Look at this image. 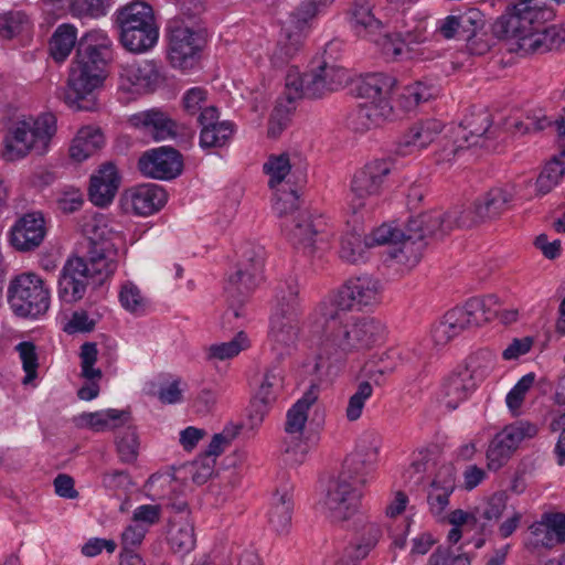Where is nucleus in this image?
Here are the masks:
<instances>
[{
  "label": "nucleus",
  "mask_w": 565,
  "mask_h": 565,
  "mask_svg": "<svg viewBox=\"0 0 565 565\" xmlns=\"http://www.w3.org/2000/svg\"><path fill=\"white\" fill-rule=\"evenodd\" d=\"M310 326L322 333L317 369L343 363L350 355L362 354L385 338V326L373 317H353L329 302H319L309 317Z\"/></svg>",
  "instance_id": "1"
},
{
  "label": "nucleus",
  "mask_w": 565,
  "mask_h": 565,
  "mask_svg": "<svg viewBox=\"0 0 565 565\" xmlns=\"http://www.w3.org/2000/svg\"><path fill=\"white\" fill-rule=\"evenodd\" d=\"M113 57V41L103 30L87 32L79 41L72 63L64 102L75 110H93L95 92L106 78L105 67Z\"/></svg>",
  "instance_id": "2"
},
{
  "label": "nucleus",
  "mask_w": 565,
  "mask_h": 565,
  "mask_svg": "<svg viewBox=\"0 0 565 565\" xmlns=\"http://www.w3.org/2000/svg\"><path fill=\"white\" fill-rule=\"evenodd\" d=\"M56 130V118L51 113L22 116L8 126L0 157L6 162L21 161L29 156L43 157L50 151Z\"/></svg>",
  "instance_id": "3"
},
{
  "label": "nucleus",
  "mask_w": 565,
  "mask_h": 565,
  "mask_svg": "<svg viewBox=\"0 0 565 565\" xmlns=\"http://www.w3.org/2000/svg\"><path fill=\"white\" fill-rule=\"evenodd\" d=\"M395 85V78L383 73L363 76L356 85V92L365 102L350 114L348 126L356 132H365L393 120L395 113L391 96Z\"/></svg>",
  "instance_id": "4"
},
{
  "label": "nucleus",
  "mask_w": 565,
  "mask_h": 565,
  "mask_svg": "<svg viewBox=\"0 0 565 565\" xmlns=\"http://www.w3.org/2000/svg\"><path fill=\"white\" fill-rule=\"evenodd\" d=\"M121 45L132 53L151 50L159 40V25L150 4L134 0L115 12Z\"/></svg>",
  "instance_id": "5"
},
{
  "label": "nucleus",
  "mask_w": 565,
  "mask_h": 565,
  "mask_svg": "<svg viewBox=\"0 0 565 565\" xmlns=\"http://www.w3.org/2000/svg\"><path fill=\"white\" fill-rule=\"evenodd\" d=\"M498 298L489 295L482 298H470L463 307L447 311L433 326L430 335L437 347H444L463 331L480 326L492 319L498 312Z\"/></svg>",
  "instance_id": "6"
},
{
  "label": "nucleus",
  "mask_w": 565,
  "mask_h": 565,
  "mask_svg": "<svg viewBox=\"0 0 565 565\" xmlns=\"http://www.w3.org/2000/svg\"><path fill=\"white\" fill-rule=\"evenodd\" d=\"M84 232L88 238L87 255L84 264L87 273L96 282H103L109 278L118 267V249L114 242L115 232L108 227L104 217H92L84 225Z\"/></svg>",
  "instance_id": "7"
},
{
  "label": "nucleus",
  "mask_w": 565,
  "mask_h": 565,
  "mask_svg": "<svg viewBox=\"0 0 565 565\" xmlns=\"http://www.w3.org/2000/svg\"><path fill=\"white\" fill-rule=\"evenodd\" d=\"M391 171L390 161L373 160L354 172L348 195L349 209L354 214H370L377 207Z\"/></svg>",
  "instance_id": "8"
},
{
  "label": "nucleus",
  "mask_w": 565,
  "mask_h": 565,
  "mask_svg": "<svg viewBox=\"0 0 565 565\" xmlns=\"http://www.w3.org/2000/svg\"><path fill=\"white\" fill-rule=\"evenodd\" d=\"M7 300L15 316L38 318L50 308L51 289L39 275L22 273L10 280Z\"/></svg>",
  "instance_id": "9"
},
{
  "label": "nucleus",
  "mask_w": 565,
  "mask_h": 565,
  "mask_svg": "<svg viewBox=\"0 0 565 565\" xmlns=\"http://www.w3.org/2000/svg\"><path fill=\"white\" fill-rule=\"evenodd\" d=\"M491 127L492 116L489 110L483 108L471 110L460 125L450 130L447 141L438 153V161L451 162L465 149L483 146L486 139L495 137V130Z\"/></svg>",
  "instance_id": "10"
},
{
  "label": "nucleus",
  "mask_w": 565,
  "mask_h": 565,
  "mask_svg": "<svg viewBox=\"0 0 565 565\" xmlns=\"http://www.w3.org/2000/svg\"><path fill=\"white\" fill-rule=\"evenodd\" d=\"M366 481L363 473L355 475L343 467L330 484L323 502L327 515L333 522L348 521L358 513Z\"/></svg>",
  "instance_id": "11"
},
{
  "label": "nucleus",
  "mask_w": 565,
  "mask_h": 565,
  "mask_svg": "<svg viewBox=\"0 0 565 565\" xmlns=\"http://www.w3.org/2000/svg\"><path fill=\"white\" fill-rule=\"evenodd\" d=\"M382 282L369 275L348 279L337 294L321 302H329L338 310L350 311L362 310L379 305L382 300Z\"/></svg>",
  "instance_id": "12"
},
{
  "label": "nucleus",
  "mask_w": 565,
  "mask_h": 565,
  "mask_svg": "<svg viewBox=\"0 0 565 565\" xmlns=\"http://www.w3.org/2000/svg\"><path fill=\"white\" fill-rule=\"evenodd\" d=\"M534 0H519L511 8L499 17L493 23L492 31L498 39H518L531 40L530 45H536L539 40H532L534 31L533 24L537 20L541 11L534 4Z\"/></svg>",
  "instance_id": "13"
},
{
  "label": "nucleus",
  "mask_w": 565,
  "mask_h": 565,
  "mask_svg": "<svg viewBox=\"0 0 565 565\" xmlns=\"http://www.w3.org/2000/svg\"><path fill=\"white\" fill-rule=\"evenodd\" d=\"M162 79L157 62L146 60L120 66L118 92L125 99H132L151 92Z\"/></svg>",
  "instance_id": "14"
},
{
  "label": "nucleus",
  "mask_w": 565,
  "mask_h": 565,
  "mask_svg": "<svg viewBox=\"0 0 565 565\" xmlns=\"http://www.w3.org/2000/svg\"><path fill=\"white\" fill-rule=\"evenodd\" d=\"M201 49L202 38L198 32L179 22L170 26L168 58L174 68L193 67Z\"/></svg>",
  "instance_id": "15"
},
{
  "label": "nucleus",
  "mask_w": 565,
  "mask_h": 565,
  "mask_svg": "<svg viewBox=\"0 0 565 565\" xmlns=\"http://www.w3.org/2000/svg\"><path fill=\"white\" fill-rule=\"evenodd\" d=\"M446 213L429 212L412 217L407 223V237L402 253H414L412 263L419 259V250L424 247L423 241L429 236H443L450 232L446 228Z\"/></svg>",
  "instance_id": "16"
},
{
  "label": "nucleus",
  "mask_w": 565,
  "mask_h": 565,
  "mask_svg": "<svg viewBox=\"0 0 565 565\" xmlns=\"http://www.w3.org/2000/svg\"><path fill=\"white\" fill-rule=\"evenodd\" d=\"M167 202L166 191L153 183L127 189L121 195V205L127 213L149 216L160 211Z\"/></svg>",
  "instance_id": "17"
},
{
  "label": "nucleus",
  "mask_w": 565,
  "mask_h": 565,
  "mask_svg": "<svg viewBox=\"0 0 565 565\" xmlns=\"http://www.w3.org/2000/svg\"><path fill=\"white\" fill-rule=\"evenodd\" d=\"M46 236V224L41 212H30L20 216L9 231V242L19 252L38 248Z\"/></svg>",
  "instance_id": "18"
},
{
  "label": "nucleus",
  "mask_w": 565,
  "mask_h": 565,
  "mask_svg": "<svg viewBox=\"0 0 565 565\" xmlns=\"http://www.w3.org/2000/svg\"><path fill=\"white\" fill-rule=\"evenodd\" d=\"M140 172L149 178L170 180L182 171V159L173 148L160 147L145 152L139 161Z\"/></svg>",
  "instance_id": "19"
},
{
  "label": "nucleus",
  "mask_w": 565,
  "mask_h": 565,
  "mask_svg": "<svg viewBox=\"0 0 565 565\" xmlns=\"http://www.w3.org/2000/svg\"><path fill=\"white\" fill-rule=\"evenodd\" d=\"M475 373L468 366H459L441 381L437 398L448 409H456L476 390Z\"/></svg>",
  "instance_id": "20"
},
{
  "label": "nucleus",
  "mask_w": 565,
  "mask_h": 565,
  "mask_svg": "<svg viewBox=\"0 0 565 565\" xmlns=\"http://www.w3.org/2000/svg\"><path fill=\"white\" fill-rule=\"evenodd\" d=\"M92 277L87 273L83 257H70L64 264L58 281V298L67 303H74L86 294L88 280Z\"/></svg>",
  "instance_id": "21"
},
{
  "label": "nucleus",
  "mask_w": 565,
  "mask_h": 565,
  "mask_svg": "<svg viewBox=\"0 0 565 565\" xmlns=\"http://www.w3.org/2000/svg\"><path fill=\"white\" fill-rule=\"evenodd\" d=\"M299 316L282 315L273 311L268 331L270 350L281 359L295 349L299 335Z\"/></svg>",
  "instance_id": "22"
},
{
  "label": "nucleus",
  "mask_w": 565,
  "mask_h": 565,
  "mask_svg": "<svg viewBox=\"0 0 565 565\" xmlns=\"http://www.w3.org/2000/svg\"><path fill=\"white\" fill-rule=\"evenodd\" d=\"M565 543V513H544L541 521L529 529L526 546L536 550L539 547L553 548Z\"/></svg>",
  "instance_id": "23"
},
{
  "label": "nucleus",
  "mask_w": 565,
  "mask_h": 565,
  "mask_svg": "<svg viewBox=\"0 0 565 565\" xmlns=\"http://www.w3.org/2000/svg\"><path fill=\"white\" fill-rule=\"evenodd\" d=\"M382 537L380 525L371 521H361L353 541L344 548L340 565H358L377 545Z\"/></svg>",
  "instance_id": "24"
},
{
  "label": "nucleus",
  "mask_w": 565,
  "mask_h": 565,
  "mask_svg": "<svg viewBox=\"0 0 565 565\" xmlns=\"http://www.w3.org/2000/svg\"><path fill=\"white\" fill-rule=\"evenodd\" d=\"M443 122L435 118L415 122L401 138L397 152L406 156L428 147L443 131Z\"/></svg>",
  "instance_id": "25"
},
{
  "label": "nucleus",
  "mask_w": 565,
  "mask_h": 565,
  "mask_svg": "<svg viewBox=\"0 0 565 565\" xmlns=\"http://www.w3.org/2000/svg\"><path fill=\"white\" fill-rule=\"evenodd\" d=\"M380 447L381 439L376 434H364L359 440L355 452L345 459L343 467L352 470L355 475L363 473L367 479L377 461Z\"/></svg>",
  "instance_id": "26"
},
{
  "label": "nucleus",
  "mask_w": 565,
  "mask_h": 565,
  "mask_svg": "<svg viewBox=\"0 0 565 565\" xmlns=\"http://www.w3.org/2000/svg\"><path fill=\"white\" fill-rule=\"evenodd\" d=\"M119 175L113 163L100 167L96 174L90 178L89 199L97 206L108 205L119 186Z\"/></svg>",
  "instance_id": "27"
},
{
  "label": "nucleus",
  "mask_w": 565,
  "mask_h": 565,
  "mask_svg": "<svg viewBox=\"0 0 565 565\" xmlns=\"http://www.w3.org/2000/svg\"><path fill=\"white\" fill-rule=\"evenodd\" d=\"M348 79L349 74L345 68L323 64L318 70L309 73L308 92L312 97H321L329 92L340 89Z\"/></svg>",
  "instance_id": "28"
},
{
  "label": "nucleus",
  "mask_w": 565,
  "mask_h": 565,
  "mask_svg": "<svg viewBox=\"0 0 565 565\" xmlns=\"http://www.w3.org/2000/svg\"><path fill=\"white\" fill-rule=\"evenodd\" d=\"M514 192L508 188H492L475 202L483 222L500 218L513 206Z\"/></svg>",
  "instance_id": "29"
},
{
  "label": "nucleus",
  "mask_w": 565,
  "mask_h": 565,
  "mask_svg": "<svg viewBox=\"0 0 565 565\" xmlns=\"http://www.w3.org/2000/svg\"><path fill=\"white\" fill-rule=\"evenodd\" d=\"M130 122L137 128L149 131L157 141L172 138L177 134V124L159 109L135 114L130 117Z\"/></svg>",
  "instance_id": "30"
},
{
  "label": "nucleus",
  "mask_w": 565,
  "mask_h": 565,
  "mask_svg": "<svg viewBox=\"0 0 565 565\" xmlns=\"http://www.w3.org/2000/svg\"><path fill=\"white\" fill-rule=\"evenodd\" d=\"M289 228V238L298 248L311 254L313 252L316 237L321 231L323 222L321 218H313L309 212L301 211L292 221Z\"/></svg>",
  "instance_id": "31"
},
{
  "label": "nucleus",
  "mask_w": 565,
  "mask_h": 565,
  "mask_svg": "<svg viewBox=\"0 0 565 565\" xmlns=\"http://www.w3.org/2000/svg\"><path fill=\"white\" fill-rule=\"evenodd\" d=\"M263 273V267L250 268L249 266L237 264L236 270L230 276L225 288L227 295L238 298L241 301V298L243 299L248 296L262 282Z\"/></svg>",
  "instance_id": "32"
},
{
  "label": "nucleus",
  "mask_w": 565,
  "mask_h": 565,
  "mask_svg": "<svg viewBox=\"0 0 565 565\" xmlns=\"http://www.w3.org/2000/svg\"><path fill=\"white\" fill-rule=\"evenodd\" d=\"M182 105L188 115L199 116V124L218 119V110L211 104L209 92L204 87L195 86L188 89L182 96Z\"/></svg>",
  "instance_id": "33"
},
{
  "label": "nucleus",
  "mask_w": 565,
  "mask_h": 565,
  "mask_svg": "<svg viewBox=\"0 0 565 565\" xmlns=\"http://www.w3.org/2000/svg\"><path fill=\"white\" fill-rule=\"evenodd\" d=\"M170 548L180 555L190 553L196 544L194 526L188 516H175L168 532Z\"/></svg>",
  "instance_id": "34"
},
{
  "label": "nucleus",
  "mask_w": 565,
  "mask_h": 565,
  "mask_svg": "<svg viewBox=\"0 0 565 565\" xmlns=\"http://www.w3.org/2000/svg\"><path fill=\"white\" fill-rule=\"evenodd\" d=\"M350 23L354 32L363 38H374L383 29L381 20L374 15L372 6L367 1L354 2L350 13Z\"/></svg>",
  "instance_id": "35"
},
{
  "label": "nucleus",
  "mask_w": 565,
  "mask_h": 565,
  "mask_svg": "<svg viewBox=\"0 0 565 565\" xmlns=\"http://www.w3.org/2000/svg\"><path fill=\"white\" fill-rule=\"evenodd\" d=\"M104 145L102 131L95 127H83L78 130L70 147V156L82 162L93 156Z\"/></svg>",
  "instance_id": "36"
},
{
  "label": "nucleus",
  "mask_w": 565,
  "mask_h": 565,
  "mask_svg": "<svg viewBox=\"0 0 565 565\" xmlns=\"http://www.w3.org/2000/svg\"><path fill=\"white\" fill-rule=\"evenodd\" d=\"M81 425L94 431H105L125 426L130 420V413L109 408L94 413H83L79 416Z\"/></svg>",
  "instance_id": "37"
},
{
  "label": "nucleus",
  "mask_w": 565,
  "mask_h": 565,
  "mask_svg": "<svg viewBox=\"0 0 565 565\" xmlns=\"http://www.w3.org/2000/svg\"><path fill=\"white\" fill-rule=\"evenodd\" d=\"M273 311H281L282 315L300 316L299 285L295 278H289L277 285Z\"/></svg>",
  "instance_id": "38"
},
{
  "label": "nucleus",
  "mask_w": 565,
  "mask_h": 565,
  "mask_svg": "<svg viewBox=\"0 0 565 565\" xmlns=\"http://www.w3.org/2000/svg\"><path fill=\"white\" fill-rule=\"evenodd\" d=\"M565 177V146L564 149L552 158L544 167L535 181L537 195L551 192Z\"/></svg>",
  "instance_id": "39"
},
{
  "label": "nucleus",
  "mask_w": 565,
  "mask_h": 565,
  "mask_svg": "<svg viewBox=\"0 0 565 565\" xmlns=\"http://www.w3.org/2000/svg\"><path fill=\"white\" fill-rule=\"evenodd\" d=\"M77 41V29L71 23L56 28L51 41L50 53L54 61L64 62L73 51Z\"/></svg>",
  "instance_id": "40"
},
{
  "label": "nucleus",
  "mask_w": 565,
  "mask_h": 565,
  "mask_svg": "<svg viewBox=\"0 0 565 565\" xmlns=\"http://www.w3.org/2000/svg\"><path fill=\"white\" fill-rule=\"evenodd\" d=\"M316 398L312 392H308L291 406L286 416V435H303L308 412Z\"/></svg>",
  "instance_id": "41"
},
{
  "label": "nucleus",
  "mask_w": 565,
  "mask_h": 565,
  "mask_svg": "<svg viewBox=\"0 0 565 565\" xmlns=\"http://www.w3.org/2000/svg\"><path fill=\"white\" fill-rule=\"evenodd\" d=\"M200 145L202 148L223 147L233 135L234 128L230 121L206 120L200 122Z\"/></svg>",
  "instance_id": "42"
},
{
  "label": "nucleus",
  "mask_w": 565,
  "mask_h": 565,
  "mask_svg": "<svg viewBox=\"0 0 565 565\" xmlns=\"http://www.w3.org/2000/svg\"><path fill=\"white\" fill-rule=\"evenodd\" d=\"M250 340L246 332L239 331L236 335L227 341L211 344L206 349V359L209 361H225L237 356L241 352L249 349Z\"/></svg>",
  "instance_id": "43"
},
{
  "label": "nucleus",
  "mask_w": 565,
  "mask_h": 565,
  "mask_svg": "<svg viewBox=\"0 0 565 565\" xmlns=\"http://www.w3.org/2000/svg\"><path fill=\"white\" fill-rule=\"evenodd\" d=\"M407 237V230L402 232L401 230L392 226L391 224H383L375 228L367 242L370 246L373 245H384V244H398L401 243V247L397 252L394 253V257L399 258L402 262L405 259L406 262H412L414 253H402L404 242Z\"/></svg>",
  "instance_id": "44"
},
{
  "label": "nucleus",
  "mask_w": 565,
  "mask_h": 565,
  "mask_svg": "<svg viewBox=\"0 0 565 565\" xmlns=\"http://www.w3.org/2000/svg\"><path fill=\"white\" fill-rule=\"evenodd\" d=\"M369 246L367 239H363L362 232L354 228L341 236L339 256L349 264H358L364 260V254Z\"/></svg>",
  "instance_id": "45"
},
{
  "label": "nucleus",
  "mask_w": 565,
  "mask_h": 565,
  "mask_svg": "<svg viewBox=\"0 0 565 565\" xmlns=\"http://www.w3.org/2000/svg\"><path fill=\"white\" fill-rule=\"evenodd\" d=\"M292 498L285 491L275 493L269 510V523L276 532H285L291 522Z\"/></svg>",
  "instance_id": "46"
},
{
  "label": "nucleus",
  "mask_w": 565,
  "mask_h": 565,
  "mask_svg": "<svg viewBox=\"0 0 565 565\" xmlns=\"http://www.w3.org/2000/svg\"><path fill=\"white\" fill-rule=\"evenodd\" d=\"M536 434V425L519 420L505 426L495 437L514 452L524 439L533 438Z\"/></svg>",
  "instance_id": "47"
},
{
  "label": "nucleus",
  "mask_w": 565,
  "mask_h": 565,
  "mask_svg": "<svg viewBox=\"0 0 565 565\" xmlns=\"http://www.w3.org/2000/svg\"><path fill=\"white\" fill-rule=\"evenodd\" d=\"M282 370L277 365L268 367L264 374V379L254 399L267 405H271L275 402L278 392L282 388Z\"/></svg>",
  "instance_id": "48"
},
{
  "label": "nucleus",
  "mask_w": 565,
  "mask_h": 565,
  "mask_svg": "<svg viewBox=\"0 0 565 565\" xmlns=\"http://www.w3.org/2000/svg\"><path fill=\"white\" fill-rule=\"evenodd\" d=\"M302 46V35L299 32H286L270 55L271 64L275 67H282L299 52Z\"/></svg>",
  "instance_id": "49"
},
{
  "label": "nucleus",
  "mask_w": 565,
  "mask_h": 565,
  "mask_svg": "<svg viewBox=\"0 0 565 565\" xmlns=\"http://www.w3.org/2000/svg\"><path fill=\"white\" fill-rule=\"evenodd\" d=\"M311 445L303 435H286L284 438V461L289 465L302 463L309 451Z\"/></svg>",
  "instance_id": "50"
},
{
  "label": "nucleus",
  "mask_w": 565,
  "mask_h": 565,
  "mask_svg": "<svg viewBox=\"0 0 565 565\" xmlns=\"http://www.w3.org/2000/svg\"><path fill=\"white\" fill-rule=\"evenodd\" d=\"M290 170L291 164L287 153L271 154L264 164V172L269 177L268 184L271 189L281 184Z\"/></svg>",
  "instance_id": "51"
},
{
  "label": "nucleus",
  "mask_w": 565,
  "mask_h": 565,
  "mask_svg": "<svg viewBox=\"0 0 565 565\" xmlns=\"http://www.w3.org/2000/svg\"><path fill=\"white\" fill-rule=\"evenodd\" d=\"M434 96V89L417 82L406 86L398 97V105L406 111L413 110L420 103L429 100Z\"/></svg>",
  "instance_id": "52"
},
{
  "label": "nucleus",
  "mask_w": 565,
  "mask_h": 565,
  "mask_svg": "<svg viewBox=\"0 0 565 565\" xmlns=\"http://www.w3.org/2000/svg\"><path fill=\"white\" fill-rule=\"evenodd\" d=\"M30 24L28 15L20 10H10L0 13V38L12 39Z\"/></svg>",
  "instance_id": "53"
},
{
  "label": "nucleus",
  "mask_w": 565,
  "mask_h": 565,
  "mask_svg": "<svg viewBox=\"0 0 565 565\" xmlns=\"http://www.w3.org/2000/svg\"><path fill=\"white\" fill-rule=\"evenodd\" d=\"M535 382V374L527 373L523 375L516 384L507 394L505 403L512 415L518 416L521 413V407L524 403L525 396L532 388Z\"/></svg>",
  "instance_id": "54"
},
{
  "label": "nucleus",
  "mask_w": 565,
  "mask_h": 565,
  "mask_svg": "<svg viewBox=\"0 0 565 565\" xmlns=\"http://www.w3.org/2000/svg\"><path fill=\"white\" fill-rule=\"evenodd\" d=\"M480 223H483V220L478 214L476 202L468 209L455 207L446 213L445 227L450 231L455 227H471Z\"/></svg>",
  "instance_id": "55"
},
{
  "label": "nucleus",
  "mask_w": 565,
  "mask_h": 565,
  "mask_svg": "<svg viewBox=\"0 0 565 565\" xmlns=\"http://www.w3.org/2000/svg\"><path fill=\"white\" fill-rule=\"evenodd\" d=\"M309 73L300 74L297 70H290L286 76L285 97L289 103H294L302 97L313 98L309 92Z\"/></svg>",
  "instance_id": "56"
},
{
  "label": "nucleus",
  "mask_w": 565,
  "mask_h": 565,
  "mask_svg": "<svg viewBox=\"0 0 565 565\" xmlns=\"http://www.w3.org/2000/svg\"><path fill=\"white\" fill-rule=\"evenodd\" d=\"M119 301L131 313H142L147 307V299L139 287L132 281L122 284L119 291Z\"/></svg>",
  "instance_id": "57"
},
{
  "label": "nucleus",
  "mask_w": 565,
  "mask_h": 565,
  "mask_svg": "<svg viewBox=\"0 0 565 565\" xmlns=\"http://www.w3.org/2000/svg\"><path fill=\"white\" fill-rule=\"evenodd\" d=\"M373 41L380 47L386 60L395 61L401 58L407 51V44L399 34L382 33L376 35Z\"/></svg>",
  "instance_id": "58"
},
{
  "label": "nucleus",
  "mask_w": 565,
  "mask_h": 565,
  "mask_svg": "<svg viewBox=\"0 0 565 565\" xmlns=\"http://www.w3.org/2000/svg\"><path fill=\"white\" fill-rule=\"evenodd\" d=\"M15 350L19 353L23 371L25 372L22 383L26 385L38 376L39 358L36 347L30 341H23L15 347Z\"/></svg>",
  "instance_id": "59"
},
{
  "label": "nucleus",
  "mask_w": 565,
  "mask_h": 565,
  "mask_svg": "<svg viewBox=\"0 0 565 565\" xmlns=\"http://www.w3.org/2000/svg\"><path fill=\"white\" fill-rule=\"evenodd\" d=\"M109 0H70L68 11L74 18H98L106 14Z\"/></svg>",
  "instance_id": "60"
},
{
  "label": "nucleus",
  "mask_w": 565,
  "mask_h": 565,
  "mask_svg": "<svg viewBox=\"0 0 565 565\" xmlns=\"http://www.w3.org/2000/svg\"><path fill=\"white\" fill-rule=\"evenodd\" d=\"M373 387L367 381L361 382L354 394L349 398L345 416L350 422L358 420L363 412L366 401L372 396Z\"/></svg>",
  "instance_id": "61"
},
{
  "label": "nucleus",
  "mask_w": 565,
  "mask_h": 565,
  "mask_svg": "<svg viewBox=\"0 0 565 565\" xmlns=\"http://www.w3.org/2000/svg\"><path fill=\"white\" fill-rule=\"evenodd\" d=\"M126 425L125 430L117 437V450L124 462H132L138 455L139 441L130 422Z\"/></svg>",
  "instance_id": "62"
},
{
  "label": "nucleus",
  "mask_w": 565,
  "mask_h": 565,
  "mask_svg": "<svg viewBox=\"0 0 565 565\" xmlns=\"http://www.w3.org/2000/svg\"><path fill=\"white\" fill-rule=\"evenodd\" d=\"M321 6L316 0H305L290 15V22L299 32L318 14Z\"/></svg>",
  "instance_id": "63"
},
{
  "label": "nucleus",
  "mask_w": 565,
  "mask_h": 565,
  "mask_svg": "<svg viewBox=\"0 0 565 565\" xmlns=\"http://www.w3.org/2000/svg\"><path fill=\"white\" fill-rule=\"evenodd\" d=\"M430 565H471L465 553H456L451 548L438 547L429 557Z\"/></svg>",
  "instance_id": "64"
}]
</instances>
